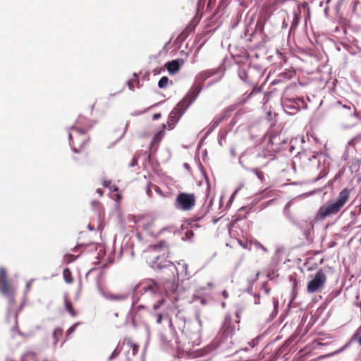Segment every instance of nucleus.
Wrapping results in <instances>:
<instances>
[{
	"instance_id": "1",
	"label": "nucleus",
	"mask_w": 361,
	"mask_h": 361,
	"mask_svg": "<svg viewBox=\"0 0 361 361\" xmlns=\"http://www.w3.org/2000/svg\"><path fill=\"white\" fill-rule=\"evenodd\" d=\"M178 288V283L173 276L169 279H162L156 281L149 280L142 283V290L145 293H149L152 295H157L161 297L156 303L153 305V310H158L165 303V297H171V301H176V292Z\"/></svg>"
},
{
	"instance_id": "2",
	"label": "nucleus",
	"mask_w": 361,
	"mask_h": 361,
	"mask_svg": "<svg viewBox=\"0 0 361 361\" xmlns=\"http://www.w3.org/2000/svg\"><path fill=\"white\" fill-rule=\"evenodd\" d=\"M351 190L349 188L343 189L336 200H329L326 204L322 206L317 214V219L322 220L332 215H336L348 202Z\"/></svg>"
},
{
	"instance_id": "3",
	"label": "nucleus",
	"mask_w": 361,
	"mask_h": 361,
	"mask_svg": "<svg viewBox=\"0 0 361 361\" xmlns=\"http://www.w3.org/2000/svg\"><path fill=\"white\" fill-rule=\"evenodd\" d=\"M91 128L92 125L88 123L85 125L83 128H80L76 126H73L70 128L71 131L68 134L70 144L75 152H79V149L77 147L81 149L88 142L90 137L87 133Z\"/></svg>"
},
{
	"instance_id": "4",
	"label": "nucleus",
	"mask_w": 361,
	"mask_h": 361,
	"mask_svg": "<svg viewBox=\"0 0 361 361\" xmlns=\"http://www.w3.org/2000/svg\"><path fill=\"white\" fill-rule=\"evenodd\" d=\"M200 87H195L193 92V98H189L188 97H185L181 102H180L177 106L172 110L168 118V126L170 129H173L179 118L185 113L190 103L194 100L199 93L200 92Z\"/></svg>"
},
{
	"instance_id": "5",
	"label": "nucleus",
	"mask_w": 361,
	"mask_h": 361,
	"mask_svg": "<svg viewBox=\"0 0 361 361\" xmlns=\"http://www.w3.org/2000/svg\"><path fill=\"white\" fill-rule=\"evenodd\" d=\"M196 202L197 197L194 193L181 192L177 195L174 201V206L179 210L188 212L193 209Z\"/></svg>"
},
{
	"instance_id": "6",
	"label": "nucleus",
	"mask_w": 361,
	"mask_h": 361,
	"mask_svg": "<svg viewBox=\"0 0 361 361\" xmlns=\"http://www.w3.org/2000/svg\"><path fill=\"white\" fill-rule=\"evenodd\" d=\"M0 291L3 295L7 298L10 305L15 302L16 289L13 285L8 281L6 271L4 268H0Z\"/></svg>"
},
{
	"instance_id": "7",
	"label": "nucleus",
	"mask_w": 361,
	"mask_h": 361,
	"mask_svg": "<svg viewBox=\"0 0 361 361\" xmlns=\"http://www.w3.org/2000/svg\"><path fill=\"white\" fill-rule=\"evenodd\" d=\"M327 278L324 272L320 269L314 275V278L310 281L307 285V291L310 293L320 292L326 282Z\"/></svg>"
},
{
	"instance_id": "8",
	"label": "nucleus",
	"mask_w": 361,
	"mask_h": 361,
	"mask_svg": "<svg viewBox=\"0 0 361 361\" xmlns=\"http://www.w3.org/2000/svg\"><path fill=\"white\" fill-rule=\"evenodd\" d=\"M235 329L233 319L231 316H226L219 331L221 341L223 342L224 341H227L228 338H232Z\"/></svg>"
},
{
	"instance_id": "9",
	"label": "nucleus",
	"mask_w": 361,
	"mask_h": 361,
	"mask_svg": "<svg viewBox=\"0 0 361 361\" xmlns=\"http://www.w3.org/2000/svg\"><path fill=\"white\" fill-rule=\"evenodd\" d=\"M269 143L271 145V148L273 151H279L281 148V145L285 144V139L280 134L271 135L269 140Z\"/></svg>"
},
{
	"instance_id": "10",
	"label": "nucleus",
	"mask_w": 361,
	"mask_h": 361,
	"mask_svg": "<svg viewBox=\"0 0 361 361\" xmlns=\"http://www.w3.org/2000/svg\"><path fill=\"white\" fill-rule=\"evenodd\" d=\"M139 226L142 227L144 230L149 232H154V227L155 226V220L149 216L139 219L137 221Z\"/></svg>"
},
{
	"instance_id": "11",
	"label": "nucleus",
	"mask_w": 361,
	"mask_h": 361,
	"mask_svg": "<svg viewBox=\"0 0 361 361\" xmlns=\"http://www.w3.org/2000/svg\"><path fill=\"white\" fill-rule=\"evenodd\" d=\"M185 61L183 59L180 60H172L169 61L165 64V67L166 68L169 73L171 75L177 73L181 66L184 64Z\"/></svg>"
},
{
	"instance_id": "12",
	"label": "nucleus",
	"mask_w": 361,
	"mask_h": 361,
	"mask_svg": "<svg viewBox=\"0 0 361 361\" xmlns=\"http://www.w3.org/2000/svg\"><path fill=\"white\" fill-rule=\"evenodd\" d=\"M170 243L161 240L159 243L150 245L149 249L154 252H162L163 255L169 253Z\"/></svg>"
},
{
	"instance_id": "13",
	"label": "nucleus",
	"mask_w": 361,
	"mask_h": 361,
	"mask_svg": "<svg viewBox=\"0 0 361 361\" xmlns=\"http://www.w3.org/2000/svg\"><path fill=\"white\" fill-rule=\"evenodd\" d=\"M301 8H307L308 12L310 11V8L308 7L307 3L303 2L302 4H299L298 6L297 10H295L294 11V18L292 22L291 27H296L298 25L300 20Z\"/></svg>"
},
{
	"instance_id": "14",
	"label": "nucleus",
	"mask_w": 361,
	"mask_h": 361,
	"mask_svg": "<svg viewBox=\"0 0 361 361\" xmlns=\"http://www.w3.org/2000/svg\"><path fill=\"white\" fill-rule=\"evenodd\" d=\"M8 322L11 323V329L13 331L16 330L18 328V314L17 312H11L8 310Z\"/></svg>"
},
{
	"instance_id": "15",
	"label": "nucleus",
	"mask_w": 361,
	"mask_h": 361,
	"mask_svg": "<svg viewBox=\"0 0 361 361\" xmlns=\"http://www.w3.org/2000/svg\"><path fill=\"white\" fill-rule=\"evenodd\" d=\"M216 73L217 71L215 69L205 70L198 74L197 79L201 82H204L209 78L214 75Z\"/></svg>"
},
{
	"instance_id": "16",
	"label": "nucleus",
	"mask_w": 361,
	"mask_h": 361,
	"mask_svg": "<svg viewBox=\"0 0 361 361\" xmlns=\"http://www.w3.org/2000/svg\"><path fill=\"white\" fill-rule=\"evenodd\" d=\"M165 128H166V125L163 124V129L154 135V136L153 137L152 140L151 142L152 147L159 145V143L161 142L163 137L164 136Z\"/></svg>"
},
{
	"instance_id": "17",
	"label": "nucleus",
	"mask_w": 361,
	"mask_h": 361,
	"mask_svg": "<svg viewBox=\"0 0 361 361\" xmlns=\"http://www.w3.org/2000/svg\"><path fill=\"white\" fill-rule=\"evenodd\" d=\"M63 278L66 283L71 284L74 281V279L72 276V273L68 268H66L63 271Z\"/></svg>"
},
{
	"instance_id": "18",
	"label": "nucleus",
	"mask_w": 361,
	"mask_h": 361,
	"mask_svg": "<svg viewBox=\"0 0 361 361\" xmlns=\"http://www.w3.org/2000/svg\"><path fill=\"white\" fill-rule=\"evenodd\" d=\"M159 260H160L159 256H157L155 257V260H154L152 263L153 268L161 269L162 267H164L167 265L166 263L168 262L166 259H162L161 262H159Z\"/></svg>"
},
{
	"instance_id": "19",
	"label": "nucleus",
	"mask_w": 361,
	"mask_h": 361,
	"mask_svg": "<svg viewBox=\"0 0 361 361\" xmlns=\"http://www.w3.org/2000/svg\"><path fill=\"white\" fill-rule=\"evenodd\" d=\"M64 303H65L66 310L70 314V315L72 317H75L77 314L73 309V304H72L71 301L69 299L66 298Z\"/></svg>"
},
{
	"instance_id": "20",
	"label": "nucleus",
	"mask_w": 361,
	"mask_h": 361,
	"mask_svg": "<svg viewBox=\"0 0 361 361\" xmlns=\"http://www.w3.org/2000/svg\"><path fill=\"white\" fill-rule=\"evenodd\" d=\"M357 341L361 345V326L357 329L356 332L350 338V342Z\"/></svg>"
},
{
	"instance_id": "21",
	"label": "nucleus",
	"mask_w": 361,
	"mask_h": 361,
	"mask_svg": "<svg viewBox=\"0 0 361 361\" xmlns=\"http://www.w3.org/2000/svg\"><path fill=\"white\" fill-rule=\"evenodd\" d=\"M173 84V82L169 80V79L166 76H163L161 78L158 82V86L159 88H165L167 87L169 83Z\"/></svg>"
},
{
	"instance_id": "22",
	"label": "nucleus",
	"mask_w": 361,
	"mask_h": 361,
	"mask_svg": "<svg viewBox=\"0 0 361 361\" xmlns=\"http://www.w3.org/2000/svg\"><path fill=\"white\" fill-rule=\"evenodd\" d=\"M176 227L173 226V225H169L166 227H164L163 228L161 229V231H159V233L161 234L163 233L164 231H168L169 233L174 235L176 232Z\"/></svg>"
},
{
	"instance_id": "23",
	"label": "nucleus",
	"mask_w": 361,
	"mask_h": 361,
	"mask_svg": "<svg viewBox=\"0 0 361 361\" xmlns=\"http://www.w3.org/2000/svg\"><path fill=\"white\" fill-rule=\"evenodd\" d=\"M63 334V329L61 328L55 329L53 331V337L55 340V343L59 341V338Z\"/></svg>"
},
{
	"instance_id": "24",
	"label": "nucleus",
	"mask_w": 361,
	"mask_h": 361,
	"mask_svg": "<svg viewBox=\"0 0 361 361\" xmlns=\"http://www.w3.org/2000/svg\"><path fill=\"white\" fill-rule=\"evenodd\" d=\"M239 75L242 80L247 82H252L248 73L244 70H240L239 72Z\"/></svg>"
},
{
	"instance_id": "25",
	"label": "nucleus",
	"mask_w": 361,
	"mask_h": 361,
	"mask_svg": "<svg viewBox=\"0 0 361 361\" xmlns=\"http://www.w3.org/2000/svg\"><path fill=\"white\" fill-rule=\"evenodd\" d=\"M135 83H138V81L137 79H133L128 82V85L129 87V89L131 90H134V85Z\"/></svg>"
},
{
	"instance_id": "26",
	"label": "nucleus",
	"mask_w": 361,
	"mask_h": 361,
	"mask_svg": "<svg viewBox=\"0 0 361 361\" xmlns=\"http://www.w3.org/2000/svg\"><path fill=\"white\" fill-rule=\"evenodd\" d=\"M121 353V350H118V348H116L114 352L112 353V354L111 355V356L109 357V360H112L113 358L116 357V356H118V355Z\"/></svg>"
},
{
	"instance_id": "27",
	"label": "nucleus",
	"mask_w": 361,
	"mask_h": 361,
	"mask_svg": "<svg viewBox=\"0 0 361 361\" xmlns=\"http://www.w3.org/2000/svg\"><path fill=\"white\" fill-rule=\"evenodd\" d=\"M75 257L73 255H67L66 256V261L68 262V263H71L72 262H73L75 260Z\"/></svg>"
},
{
	"instance_id": "28",
	"label": "nucleus",
	"mask_w": 361,
	"mask_h": 361,
	"mask_svg": "<svg viewBox=\"0 0 361 361\" xmlns=\"http://www.w3.org/2000/svg\"><path fill=\"white\" fill-rule=\"evenodd\" d=\"M185 235L187 239H191L194 235V233L192 231L189 230L185 233Z\"/></svg>"
},
{
	"instance_id": "29",
	"label": "nucleus",
	"mask_w": 361,
	"mask_h": 361,
	"mask_svg": "<svg viewBox=\"0 0 361 361\" xmlns=\"http://www.w3.org/2000/svg\"><path fill=\"white\" fill-rule=\"evenodd\" d=\"M78 324H75L73 325H72L67 331V333L68 334H71L72 333H73L76 329V326H78Z\"/></svg>"
},
{
	"instance_id": "30",
	"label": "nucleus",
	"mask_w": 361,
	"mask_h": 361,
	"mask_svg": "<svg viewBox=\"0 0 361 361\" xmlns=\"http://www.w3.org/2000/svg\"><path fill=\"white\" fill-rule=\"evenodd\" d=\"M255 173H256V175L257 176V177H258L261 180H263V178H264V174H263V173H262V171H259L257 170V169H256V170H255Z\"/></svg>"
},
{
	"instance_id": "31",
	"label": "nucleus",
	"mask_w": 361,
	"mask_h": 361,
	"mask_svg": "<svg viewBox=\"0 0 361 361\" xmlns=\"http://www.w3.org/2000/svg\"><path fill=\"white\" fill-rule=\"evenodd\" d=\"M156 317H157V324H161V322H162V314H155Z\"/></svg>"
},
{
	"instance_id": "32",
	"label": "nucleus",
	"mask_w": 361,
	"mask_h": 361,
	"mask_svg": "<svg viewBox=\"0 0 361 361\" xmlns=\"http://www.w3.org/2000/svg\"><path fill=\"white\" fill-rule=\"evenodd\" d=\"M206 214H207V212H204V213H203L202 214H201L200 216L195 215V216H194L195 220V221H197L201 220V219H202V218L206 215Z\"/></svg>"
},
{
	"instance_id": "33",
	"label": "nucleus",
	"mask_w": 361,
	"mask_h": 361,
	"mask_svg": "<svg viewBox=\"0 0 361 361\" xmlns=\"http://www.w3.org/2000/svg\"><path fill=\"white\" fill-rule=\"evenodd\" d=\"M111 298L112 299L117 300H121L124 298L123 295H112V296H111Z\"/></svg>"
},
{
	"instance_id": "34",
	"label": "nucleus",
	"mask_w": 361,
	"mask_h": 361,
	"mask_svg": "<svg viewBox=\"0 0 361 361\" xmlns=\"http://www.w3.org/2000/svg\"><path fill=\"white\" fill-rule=\"evenodd\" d=\"M240 314H241V310H238L236 311L235 312V317H236V320H235V322L236 323H239L240 322Z\"/></svg>"
},
{
	"instance_id": "35",
	"label": "nucleus",
	"mask_w": 361,
	"mask_h": 361,
	"mask_svg": "<svg viewBox=\"0 0 361 361\" xmlns=\"http://www.w3.org/2000/svg\"><path fill=\"white\" fill-rule=\"evenodd\" d=\"M85 120V118H83V117H82V116H80V117L77 119L76 123H77L78 124H81V125H82V124H84Z\"/></svg>"
},
{
	"instance_id": "36",
	"label": "nucleus",
	"mask_w": 361,
	"mask_h": 361,
	"mask_svg": "<svg viewBox=\"0 0 361 361\" xmlns=\"http://www.w3.org/2000/svg\"><path fill=\"white\" fill-rule=\"evenodd\" d=\"M137 164V157H134L130 165V166H135Z\"/></svg>"
},
{
	"instance_id": "37",
	"label": "nucleus",
	"mask_w": 361,
	"mask_h": 361,
	"mask_svg": "<svg viewBox=\"0 0 361 361\" xmlns=\"http://www.w3.org/2000/svg\"><path fill=\"white\" fill-rule=\"evenodd\" d=\"M130 345L131 346L133 347V354H135L137 351V349H138V345H136V344H134V343H130Z\"/></svg>"
},
{
	"instance_id": "38",
	"label": "nucleus",
	"mask_w": 361,
	"mask_h": 361,
	"mask_svg": "<svg viewBox=\"0 0 361 361\" xmlns=\"http://www.w3.org/2000/svg\"><path fill=\"white\" fill-rule=\"evenodd\" d=\"M361 140V135H357L351 140L352 144H355L357 141Z\"/></svg>"
},
{
	"instance_id": "39",
	"label": "nucleus",
	"mask_w": 361,
	"mask_h": 361,
	"mask_svg": "<svg viewBox=\"0 0 361 361\" xmlns=\"http://www.w3.org/2000/svg\"><path fill=\"white\" fill-rule=\"evenodd\" d=\"M96 192L99 195L100 197L103 196L104 191L101 188L97 189Z\"/></svg>"
},
{
	"instance_id": "40",
	"label": "nucleus",
	"mask_w": 361,
	"mask_h": 361,
	"mask_svg": "<svg viewBox=\"0 0 361 361\" xmlns=\"http://www.w3.org/2000/svg\"><path fill=\"white\" fill-rule=\"evenodd\" d=\"M160 117H161V114H154L153 115V119L154 120L159 119Z\"/></svg>"
},
{
	"instance_id": "41",
	"label": "nucleus",
	"mask_w": 361,
	"mask_h": 361,
	"mask_svg": "<svg viewBox=\"0 0 361 361\" xmlns=\"http://www.w3.org/2000/svg\"><path fill=\"white\" fill-rule=\"evenodd\" d=\"M102 184H103V185H104V187H108V186L109 185V184H110V181L104 180V182H103V183H102Z\"/></svg>"
},
{
	"instance_id": "42",
	"label": "nucleus",
	"mask_w": 361,
	"mask_h": 361,
	"mask_svg": "<svg viewBox=\"0 0 361 361\" xmlns=\"http://www.w3.org/2000/svg\"><path fill=\"white\" fill-rule=\"evenodd\" d=\"M348 344H346L345 346H343L342 348H341L339 350H338V353L343 351L344 349L347 348Z\"/></svg>"
},
{
	"instance_id": "43",
	"label": "nucleus",
	"mask_w": 361,
	"mask_h": 361,
	"mask_svg": "<svg viewBox=\"0 0 361 361\" xmlns=\"http://www.w3.org/2000/svg\"><path fill=\"white\" fill-rule=\"evenodd\" d=\"M6 361H18V360H14L11 358H8ZM19 361H24L23 358L20 359Z\"/></svg>"
},
{
	"instance_id": "44",
	"label": "nucleus",
	"mask_w": 361,
	"mask_h": 361,
	"mask_svg": "<svg viewBox=\"0 0 361 361\" xmlns=\"http://www.w3.org/2000/svg\"><path fill=\"white\" fill-rule=\"evenodd\" d=\"M218 125H219V122H217V121H215V122L214 123V124H213L214 127H216V126H217Z\"/></svg>"
},
{
	"instance_id": "45",
	"label": "nucleus",
	"mask_w": 361,
	"mask_h": 361,
	"mask_svg": "<svg viewBox=\"0 0 361 361\" xmlns=\"http://www.w3.org/2000/svg\"><path fill=\"white\" fill-rule=\"evenodd\" d=\"M265 291H266V293H267V294H269V290L268 288H265Z\"/></svg>"
},
{
	"instance_id": "46",
	"label": "nucleus",
	"mask_w": 361,
	"mask_h": 361,
	"mask_svg": "<svg viewBox=\"0 0 361 361\" xmlns=\"http://www.w3.org/2000/svg\"><path fill=\"white\" fill-rule=\"evenodd\" d=\"M150 191V188L148 186V188H147V192H149Z\"/></svg>"
}]
</instances>
